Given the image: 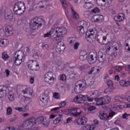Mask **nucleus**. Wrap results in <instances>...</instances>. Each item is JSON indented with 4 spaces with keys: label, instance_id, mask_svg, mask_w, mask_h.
I'll return each mask as SVG.
<instances>
[{
    "label": "nucleus",
    "instance_id": "nucleus-1",
    "mask_svg": "<svg viewBox=\"0 0 130 130\" xmlns=\"http://www.w3.org/2000/svg\"><path fill=\"white\" fill-rule=\"evenodd\" d=\"M51 32H52V34L54 35L53 36V37L52 38L54 42H55L56 43H60L61 42L60 36L67 34L68 30H67V28L64 27H55L51 30Z\"/></svg>",
    "mask_w": 130,
    "mask_h": 130
},
{
    "label": "nucleus",
    "instance_id": "nucleus-2",
    "mask_svg": "<svg viewBox=\"0 0 130 130\" xmlns=\"http://www.w3.org/2000/svg\"><path fill=\"white\" fill-rule=\"evenodd\" d=\"M45 24V21L39 18L38 17H34L29 23V27L32 30H37L38 27H41L43 24Z\"/></svg>",
    "mask_w": 130,
    "mask_h": 130
},
{
    "label": "nucleus",
    "instance_id": "nucleus-3",
    "mask_svg": "<svg viewBox=\"0 0 130 130\" xmlns=\"http://www.w3.org/2000/svg\"><path fill=\"white\" fill-rule=\"evenodd\" d=\"M25 9H26V7L24 2H18L14 5L13 11L15 15H20L24 14Z\"/></svg>",
    "mask_w": 130,
    "mask_h": 130
},
{
    "label": "nucleus",
    "instance_id": "nucleus-4",
    "mask_svg": "<svg viewBox=\"0 0 130 130\" xmlns=\"http://www.w3.org/2000/svg\"><path fill=\"white\" fill-rule=\"evenodd\" d=\"M23 51L19 50L16 51L13 54V57L12 58V61L14 62L16 66H20L22 63V59H23Z\"/></svg>",
    "mask_w": 130,
    "mask_h": 130
},
{
    "label": "nucleus",
    "instance_id": "nucleus-5",
    "mask_svg": "<svg viewBox=\"0 0 130 130\" xmlns=\"http://www.w3.org/2000/svg\"><path fill=\"white\" fill-rule=\"evenodd\" d=\"M54 73L51 72H48L44 76V81L50 85H52L54 83L55 78L53 77Z\"/></svg>",
    "mask_w": 130,
    "mask_h": 130
},
{
    "label": "nucleus",
    "instance_id": "nucleus-6",
    "mask_svg": "<svg viewBox=\"0 0 130 130\" xmlns=\"http://www.w3.org/2000/svg\"><path fill=\"white\" fill-rule=\"evenodd\" d=\"M110 97L109 96H105L103 98H94V101H96V102H101L98 104H96V105H98V106H102V105H105V104H108L109 102H110Z\"/></svg>",
    "mask_w": 130,
    "mask_h": 130
},
{
    "label": "nucleus",
    "instance_id": "nucleus-7",
    "mask_svg": "<svg viewBox=\"0 0 130 130\" xmlns=\"http://www.w3.org/2000/svg\"><path fill=\"white\" fill-rule=\"evenodd\" d=\"M35 123V118L32 117L28 120H26L24 123V125L26 128H30L32 127Z\"/></svg>",
    "mask_w": 130,
    "mask_h": 130
},
{
    "label": "nucleus",
    "instance_id": "nucleus-8",
    "mask_svg": "<svg viewBox=\"0 0 130 130\" xmlns=\"http://www.w3.org/2000/svg\"><path fill=\"white\" fill-rule=\"evenodd\" d=\"M32 62L30 63H28V68L29 70H31V71H38L39 69H40V67L39 66V64L37 61L34 60L32 61Z\"/></svg>",
    "mask_w": 130,
    "mask_h": 130
},
{
    "label": "nucleus",
    "instance_id": "nucleus-9",
    "mask_svg": "<svg viewBox=\"0 0 130 130\" xmlns=\"http://www.w3.org/2000/svg\"><path fill=\"white\" fill-rule=\"evenodd\" d=\"M95 37H96V34L92 29H89L86 34L85 38H86L87 41H90V39H93Z\"/></svg>",
    "mask_w": 130,
    "mask_h": 130
},
{
    "label": "nucleus",
    "instance_id": "nucleus-10",
    "mask_svg": "<svg viewBox=\"0 0 130 130\" xmlns=\"http://www.w3.org/2000/svg\"><path fill=\"white\" fill-rule=\"evenodd\" d=\"M89 60L90 62H89L90 64L91 63H94L97 60V52H91L89 53Z\"/></svg>",
    "mask_w": 130,
    "mask_h": 130
},
{
    "label": "nucleus",
    "instance_id": "nucleus-11",
    "mask_svg": "<svg viewBox=\"0 0 130 130\" xmlns=\"http://www.w3.org/2000/svg\"><path fill=\"white\" fill-rule=\"evenodd\" d=\"M86 100V95L80 94L74 99V102H77L78 104L84 103Z\"/></svg>",
    "mask_w": 130,
    "mask_h": 130
},
{
    "label": "nucleus",
    "instance_id": "nucleus-12",
    "mask_svg": "<svg viewBox=\"0 0 130 130\" xmlns=\"http://www.w3.org/2000/svg\"><path fill=\"white\" fill-rule=\"evenodd\" d=\"M5 19L9 21V22H12V21L15 20V19L13 18V12L11 11V10L5 13Z\"/></svg>",
    "mask_w": 130,
    "mask_h": 130
},
{
    "label": "nucleus",
    "instance_id": "nucleus-13",
    "mask_svg": "<svg viewBox=\"0 0 130 130\" xmlns=\"http://www.w3.org/2000/svg\"><path fill=\"white\" fill-rule=\"evenodd\" d=\"M118 46V44L116 42L114 43H108L106 45V48L108 50H110V48L112 47L115 51L117 50V47Z\"/></svg>",
    "mask_w": 130,
    "mask_h": 130
},
{
    "label": "nucleus",
    "instance_id": "nucleus-14",
    "mask_svg": "<svg viewBox=\"0 0 130 130\" xmlns=\"http://www.w3.org/2000/svg\"><path fill=\"white\" fill-rule=\"evenodd\" d=\"M88 57V54L85 50H81L79 52V59L80 60H86Z\"/></svg>",
    "mask_w": 130,
    "mask_h": 130
},
{
    "label": "nucleus",
    "instance_id": "nucleus-15",
    "mask_svg": "<svg viewBox=\"0 0 130 130\" xmlns=\"http://www.w3.org/2000/svg\"><path fill=\"white\" fill-rule=\"evenodd\" d=\"M40 99L41 100L40 103L43 104V106L46 105V104L48 103L49 98L45 94V93L43 94V95L40 97Z\"/></svg>",
    "mask_w": 130,
    "mask_h": 130
},
{
    "label": "nucleus",
    "instance_id": "nucleus-16",
    "mask_svg": "<svg viewBox=\"0 0 130 130\" xmlns=\"http://www.w3.org/2000/svg\"><path fill=\"white\" fill-rule=\"evenodd\" d=\"M55 43H56L55 42ZM59 43H57L56 44H58V45L56 46V51L57 52V53L61 54L63 53V50L66 49V47H64V45L63 44H61V45H58Z\"/></svg>",
    "mask_w": 130,
    "mask_h": 130
},
{
    "label": "nucleus",
    "instance_id": "nucleus-17",
    "mask_svg": "<svg viewBox=\"0 0 130 130\" xmlns=\"http://www.w3.org/2000/svg\"><path fill=\"white\" fill-rule=\"evenodd\" d=\"M9 91V88L5 86H0V95L2 97L7 96V93Z\"/></svg>",
    "mask_w": 130,
    "mask_h": 130
},
{
    "label": "nucleus",
    "instance_id": "nucleus-18",
    "mask_svg": "<svg viewBox=\"0 0 130 130\" xmlns=\"http://www.w3.org/2000/svg\"><path fill=\"white\" fill-rule=\"evenodd\" d=\"M98 59L100 62H103L106 59V55L104 54L102 52H99Z\"/></svg>",
    "mask_w": 130,
    "mask_h": 130
},
{
    "label": "nucleus",
    "instance_id": "nucleus-19",
    "mask_svg": "<svg viewBox=\"0 0 130 130\" xmlns=\"http://www.w3.org/2000/svg\"><path fill=\"white\" fill-rule=\"evenodd\" d=\"M87 119L85 117H82L81 118H78L77 120V124L79 125L85 124V123H87Z\"/></svg>",
    "mask_w": 130,
    "mask_h": 130
},
{
    "label": "nucleus",
    "instance_id": "nucleus-20",
    "mask_svg": "<svg viewBox=\"0 0 130 130\" xmlns=\"http://www.w3.org/2000/svg\"><path fill=\"white\" fill-rule=\"evenodd\" d=\"M114 20L116 22H121L124 20V15L122 13H120L119 15L114 17Z\"/></svg>",
    "mask_w": 130,
    "mask_h": 130
},
{
    "label": "nucleus",
    "instance_id": "nucleus-21",
    "mask_svg": "<svg viewBox=\"0 0 130 130\" xmlns=\"http://www.w3.org/2000/svg\"><path fill=\"white\" fill-rule=\"evenodd\" d=\"M9 45V40L6 39L0 40V46L1 47H7Z\"/></svg>",
    "mask_w": 130,
    "mask_h": 130
},
{
    "label": "nucleus",
    "instance_id": "nucleus-22",
    "mask_svg": "<svg viewBox=\"0 0 130 130\" xmlns=\"http://www.w3.org/2000/svg\"><path fill=\"white\" fill-rule=\"evenodd\" d=\"M5 34H6L7 36H10V35H12V34H13V27L11 26H7L6 27Z\"/></svg>",
    "mask_w": 130,
    "mask_h": 130
},
{
    "label": "nucleus",
    "instance_id": "nucleus-23",
    "mask_svg": "<svg viewBox=\"0 0 130 130\" xmlns=\"http://www.w3.org/2000/svg\"><path fill=\"white\" fill-rule=\"evenodd\" d=\"M82 83L79 84V89L81 90H85L87 88V82L84 79H82Z\"/></svg>",
    "mask_w": 130,
    "mask_h": 130
},
{
    "label": "nucleus",
    "instance_id": "nucleus-24",
    "mask_svg": "<svg viewBox=\"0 0 130 130\" xmlns=\"http://www.w3.org/2000/svg\"><path fill=\"white\" fill-rule=\"evenodd\" d=\"M79 24L80 26L78 27L84 28V29H88V23H87V22L82 20L79 22Z\"/></svg>",
    "mask_w": 130,
    "mask_h": 130
},
{
    "label": "nucleus",
    "instance_id": "nucleus-25",
    "mask_svg": "<svg viewBox=\"0 0 130 130\" xmlns=\"http://www.w3.org/2000/svg\"><path fill=\"white\" fill-rule=\"evenodd\" d=\"M99 117L101 119H108V117H107V114L103 112H99Z\"/></svg>",
    "mask_w": 130,
    "mask_h": 130
},
{
    "label": "nucleus",
    "instance_id": "nucleus-26",
    "mask_svg": "<svg viewBox=\"0 0 130 130\" xmlns=\"http://www.w3.org/2000/svg\"><path fill=\"white\" fill-rule=\"evenodd\" d=\"M22 92L23 94H26L27 96H32V94H33V91L31 89H28V88H25V89L22 90Z\"/></svg>",
    "mask_w": 130,
    "mask_h": 130
},
{
    "label": "nucleus",
    "instance_id": "nucleus-27",
    "mask_svg": "<svg viewBox=\"0 0 130 130\" xmlns=\"http://www.w3.org/2000/svg\"><path fill=\"white\" fill-rule=\"evenodd\" d=\"M77 29L80 35H84V34H85V32L87 31V28H84V27H81L80 26H78L77 27Z\"/></svg>",
    "mask_w": 130,
    "mask_h": 130
},
{
    "label": "nucleus",
    "instance_id": "nucleus-28",
    "mask_svg": "<svg viewBox=\"0 0 130 130\" xmlns=\"http://www.w3.org/2000/svg\"><path fill=\"white\" fill-rule=\"evenodd\" d=\"M42 123L43 125L46 126V127H47V126L49 125V123H50L49 119H47L46 118H44Z\"/></svg>",
    "mask_w": 130,
    "mask_h": 130
},
{
    "label": "nucleus",
    "instance_id": "nucleus-29",
    "mask_svg": "<svg viewBox=\"0 0 130 130\" xmlns=\"http://www.w3.org/2000/svg\"><path fill=\"white\" fill-rule=\"evenodd\" d=\"M41 56V54L40 52L38 50L35 51L33 54V58H37V57H40Z\"/></svg>",
    "mask_w": 130,
    "mask_h": 130
},
{
    "label": "nucleus",
    "instance_id": "nucleus-30",
    "mask_svg": "<svg viewBox=\"0 0 130 130\" xmlns=\"http://www.w3.org/2000/svg\"><path fill=\"white\" fill-rule=\"evenodd\" d=\"M71 10L72 11V14H73V17L75 19H79V14H78V13H77V12H76V11H75V10H74V8H72Z\"/></svg>",
    "mask_w": 130,
    "mask_h": 130
},
{
    "label": "nucleus",
    "instance_id": "nucleus-31",
    "mask_svg": "<svg viewBox=\"0 0 130 130\" xmlns=\"http://www.w3.org/2000/svg\"><path fill=\"white\" fill-rule=\"evenodd\" d=\"M2 58L5 60H8L9 59V55L7 52H3L2 53Z\"/></svg>",
    "mask_w": 130,
    "mask_h": 130
},
{
    "label": "nucleus",
    "instance_id": "nucleus-32",
    "mask_svg": "<svg viewBox=\"0 0 130 130\" xmlns=\"http://www.w3.org/2000/svg\"><path fill=\"white\" fill-rule=\"evenodd\" d=\"M60 1L63 9L67 10V7H68V5H67V1L66 0H60Z\"/></svg>",
    "mask_w": 130,
    "mask_h": 130
},
{
    "label": "nucleus",
    "instance_id": "nucleus-33",
    "mask_svg": "<svg viewBox=\"0 0 130 130\" xmlns=\"http://www.w3.org/2000/svg\"><path fill=\"white\" fill-rule=\"evenodd\" d=\"M5 30H4V27L0 25V38L4 37L5 36Z\"/></svg>",
    "mask_w": 130,
    "mask_h": 130
},
{
    "label": "nucleus",
    "instance_id": "nucleus-34",
    "mask_svg": "<svg viewBox=\"0 0 130 130\" xmlns=\"http://www.w3.org/2000/svg\"><path fill=\"white\" fill-rule=\"evenodd\" d=\"M43 119H44L43 117H40L38 119H37L36 120H35V122H36L35 123H37L38 124L42 123L43 121Z\"/></svg>",
    "mask_w": 130,
    "mask_h": 130
},
{
    "label": "nucleus",
    "instance_id": "nucleus-35",
    "mask_svg": "<svg viewBox=\"0 0 130 130\" xmlns=\"http://www.w3.org/2000/svg\"><path fill=\"white\" fill-rule=\"evenodd\" d=\"M84 7L86 9H91L93 7V4L91 2L85 3Z\"/></svg>",
    "mask_w": 130,
    "mask_h": 130
},
{
    "label": "nucleus",
    "instance_id": "nucleus-36",
    "mask_svg": "<svg viewBox=\"0 0 130 130\" xmlns=\"http://www.w3.org/2000/svg\"><path fill=\"white\" fill-rule=\"evenodd\" d=\"M91 21L92 22H94L95 23H97V22H99L98 15L93 16L91 18Z\"/></svg>",
    "mask_w": 130,
    "mask_h": 130
},
{
    "label": "nucleus",
    "instance_id": "nucleus-37",
    "mask_svg": "<svg viewBox=\"0 0 130 130\" xmlns=\"http://www.w3.org/2000/svg\"><path fill=\"white\" fill-rule=\"evenodd\" d=\"M50 35H51V38H52L53 37V36H54V35L53 34H52V32H51V30L49 32H47L44 35V37L45 38L46 37H49V36H50Z\"/></svg>",
    "mask_w": 130,
    "mask_h": 130
},
{
    "label": "nucleus",
    "instance_id": "nucleus-38",
    "mask_svg": "<svg viewBox=\"0 0 130 130\" xmlns=\"http://www.w3.org/2000/svg\"><path fill=\"white\" fill-rule=\"evenodd\" d=\"M114 100H115V101H119V102H121L123 100V99L121 96H117L114 98Z\"/></svg>",
    "mask_w": 130,
    "mask_h": 130
},
{
    "label": "nucleus",
    "instance_id": "nucleus-39",
    "mask_svg": "<svg viewBox=\"0 0 130 130\" xmlns=\"http://www.w3.org/2000/svg\"><path fill=\"white\" fill-rule=\"evenodd\" d=\"M121 71V68L119 66H117L116 67L114 71V73L116 74V73H119Z\"/></svg>",
    "mask_w": 130,
    "mask_h": 130
},
{
    "label": "nucleus",
    "instance_id": "nucleus-40",
    "mask_svg": "<svg viewBox=\"0 0 130 130\" xmlns=\"http://www.w3.org/2000/svg\"><path fill=\"white\" fill-rule=\"evenodd\" d=\"M13 112V111L12 110V108L8 107L7 109V115H11L12 114V113Z\"/></svg>",
    "mask_w": 130,
    "mask_h": 130
},
{
    "label": "nucleus",
    "instance_id": "nucleus-41",
    "mask_svg": "<svg viewBox=\"0 0 130 130\" xmlns=\"http://www.w3.org/2000/svg\"><path fill=\"white\" fill-rule=\"evenodd\" d=\"M69 113L72 115H74V116H79V115H80V114H81V113H82V112H80L79 113L77 112V113H73V112L69 111Z\"/></svg>",
    "mask_w": 130,
    "mask_h": 130
},
{
    "label": "nucleus",
    "instance_id": "nucleus-42",
    "mask_svg": "<svg viewBox=\"0 0 130 130\" xmlns=\"http://www.w3.org/2000/svg\"><path fill=\"white\" fill-rule=\"evenodd\" d=\"M67 80V76L64 74H62L60 76V81H66Z\"/></svg>",
    "mask_w": 130,
    "mask_h": 130
},
{
    "label": "nucleus",
    "instance_id": "nucleus-43",
    "mask_svg": "<svg viewBox=\"0 0 130 130\" xmlns=\"http://www.w3.org/2000/svg\"><path fill=\"white\" fill-rule=\"evenodd\" d=\"M8 98L10 100V101H14L15 100V96H14V94H9V95L8 96Z\"/></svg>",
    "mask_w": 130,
    "mask_h": 130
},
{
    "label": "nucleus",
    "instance_id": "nucleus-44",
    "mask_svg": "<svg viewBox=\"0 0 130 130\" xmlns=\"http://www.w3.org/2000/svg\"><path fill=\"white\" fill-rule=\"evenodd\" d=\"M84 127L85 128H87V129H89V130H93L94 128V126L90 125L85 126Z\"/></svg>",
    "mask_w": 130,
    "mask_h": 130
},
{
    "label": "nucleus",
    "instance_id": "nucleus-45",
    "mask_svg": "<svg viewBox=\"0 0 130 130\" xmlns=\"http://www.w3.org/2000/svg\"><path fill=\"white\" fill-rule=\"evenodd\" d=\"M98 20L99 21H100L101 22H102L103 21H104V17L103 16V15H98Z\"/></svg>",
    "mask_w": 130,
    "mask_h": 130
},
{
    "label": "nucleus",
    "instance_id": "nucleus-46",
    "mask_svg": "<svg viewBox=\"0 0 130 130\" xmlns=\"http://www.w3.org/2000/svg\"><path fill=\"white\" fill-rule=\"evenodd\" d=\"M114 115H115V112L111 111V112L109 113V115L107 116L108 119H109V117H113Z\"/></svg>",
    "mask_w": 130,
    "mask_h": 130
},
{
    "label": "nucleus",
    "instance_id": "nucleus-47",
    "mask_svg": "<svg viewBox=\"0 0 130 130\" xmlns=\"http://www.w3.org/2000/svg\"><path fill=\"white\" fill-rule=\"evenodd\" d=\"M79 46H80V43H75L74 45V49L75 50H77V49L79 48Z\"/></svg>",
    "mask_w": 130,
    "mask_h": 130
},
{
    "label": "nucleus",
    "instance_id": "nucleus-48",
    "mask_svg": "<svg viewBox=\"0 0 130 130\" xmlns=\"http://www.w3.org/2000/svg\"><path fill=\"white\" fill-rule=\"evenodd\" d=\"M61 119H60V117L57 118L56 119H55L53 121L54 124H57L60 121Z\"/></svg>",
    "mask_w": 130,
    "mask_h": 130
},
{
    "label": "nucleus",
    "instance_id": "nucleus-49",
    "mask_svg": "<svg viewBox=\"0 0 130 130\" xmlns=\"http://www.w3.org/2000/svg\"><path fill=\"white\" fill-rule=\"evenodd\" d=\"M107 85L109 88H112L113 86V84L112 83V81L111 80H109L107 82Z\"/></svg>",
    "mask_w": 130,
    "mask_h": 130
},
{
    "label": "nucleus",
    "instance_id": "nucleus-50",
    "mask_svg": "<svg viewBox=\"0 0 130 130\" xmlns=\"http://www.w3.org/2000/svg\"><path fill=\"white\" fill-rule=\"evenodd\" d=\"M96 110V107L95 106H90L88 108V111H93V110Z\"/></svg>",
    "mask_w": 130,
    "mask_h": 130
},
{
    "label": "nucleus",
    "instance_id": "nucleus-51",
    "mask_svg": "<svg viewBox=\"0 0 130 130\" xmlns=\"http://www.w3.org/2000/svg\"><path fill=\"white\" fill-rule=\"evenodd\" d=\"M119 85L122 86V87H125V81L124 80H120L119 82Z\"/></svg>",
    "mask_w": 130,
    "mask_h": 130
},
{
    "label": "nucleus",
    "instance_id": "nucleus-52",
    "mask_svg": "<svg viewBox=\"0 0 130 130\" xmlns=\"http://www.w3.org/2000/svg\"><path fill=\"white\" fill-rule=\"evenodd\" d=\"M54 98H56V99H58L59 98V93L57 92H55L53 93Z\"/></svg>",
    "mask_w": 130,
    "mask_h": 130
},
{
    "label": "nucleus",
    "instance_id": "nucleus-53",
    "mask_svg": "<svg viewBox=\"0 0 130 130\" xmlns=\"http://www.w3.org/2000/svg\"><path fill=\"white\" fill-rule=\"evenodd\" d=\"M91 12H92V13H99V12H100V9L98 8H95L91 11Z\"/></svg>",
    "mask_w": 130,
    "mask_h": 130
},
{
    "label": "nucleus",
    "instance_id": "nucleus-54",
    "mask_svg": "<svg viewBox=\"0 0 130 130\" xmlns=\"http://www.w3.org/2000/svg\"><path fill=\"white\" fill-rule=\"evenodd\" d=\"M50 56L51 58H54V57H56V54L55 53L52 52L50 53Z\"/></svg>",
    "mask_w": 130,
    "mask_h": 130
},
{
    "label": "nucleus",
    "instance_id": "nucleus-55",
    "mask_svg": "<svg viewBox=\"0 0 130 130\" xmlns=\"http://www.w3.org/2000/svg\"><path fill=\"white\" fill-rule=\"evenodd\" d=\"M35 0H27L28 3L29 5H30L31 6H33L35 4Z\"/></svg>",
    "mask_w": 130,
    "mask_h": 130
},
{
    "label": "nucleus",
    "instance_id": "nucleus-56",
    "mask_svg": "<svg viewBox=\"0 0 130 130\" xmlns=\"http://www.w3.org/2000/svg\"><path fill=\"white\" fill-rule=\"evenodd\" d=\"M70 39L71 40L69 42L70 44H74V43H75V41H76V39L75 38H72Z\"/></svg>",
    "mask_w": 130,
    "mask_h": 130
},
{
    "label": "nucleus",
    "instance_id": "nucleus-57",
    "mask_svg": "<svg viewBox=\"0 0 130 130\" xmlns=\"http://www.w3.org/2000/svg\"><path fill=\"white\" fill-rule=\"evenodd\" d=\"M66 104L67 103H66V102H61L60 104H59L60 108H61V107H62L66 106Z\"/></svg>",
    "mask_w": 130,
    "mask_h": 130
},
{
    "label": "nucleus",
    "instance_id": "nucleus-58",
    "mask_svg": "<svg viewBox=\"0 0 130 130\" xmlns=\"http://www.w3.org/2000/svg\"><path fill=\"white\" fill-rule=\"evenodd\" d=\"M86 96L87 100V101H88V102H92V101H93V98H90V97L87 96L88 95H86Z\"/></svg>",
    "mask_w": 130,
    "mask_h": 130
},
{
    "label": "nucleus",
    "instance_id": "nucleus-59",
    "mask_svg": "<svg viewBox=\"0 0 130 130\" xmlns=\"http://www.w3.org/2000/svg\"><path fill=\"white\" fill-rule=\"evenodd\" d=\"M129 115H130L129 114L124 113L122 115V118L124 119L126 118L128 116H129Z\"/></svg>",
    "mask_w": 130,
    "mask_h": 130
},
{
    "label": "nucleus",
    "instance_id": "nucleus-60",
    "mask_svg": "<svg viewBox=\"0 0 130 130\" xmlns=\"http://www.w3.org/2000/svg\"><path fill=\"white\" fill-rule=\"evenodd\" d=\"M71 121H73V117H69L67 119V123H70Z\"/></svg>",
    "mask_w": 130,
    "mask_h": 130
},
{
    "label": "nucleus",
    "instance_id": "nucleus-61",
    "mask_svg": "<svg viewBox=\"0 0 130 130\" xmlns=\"http://www.w3.org/2000/svg\"><path fill=\"white\" fill-rule=\"evenodd\" d=\"M30 82L31 84H33L34 83V77L33 76H30Z\"/></svg>",
    "mask_w": 130,
    "mask_h": 130
},
{
    "label": "nucleus",
    "instance_id": "nucleus-62",
    "mask_svg": "<svg viewBox=\"0 0 130 130\" xmlns=\"http://www.w3.org/2000/svg\"><path fill=\"white\" fill-rule=\"evenodd\" d=\"M10 70H5V73L6 74V77H9V76H10Z\"/></svg>",
    "mask_w": 130,
    "mask_h": 130
},
{
    "label": "nucleus",
    "instance_id": "nucleus-63",
    "mask_svg": "<svg viewBox=\"0 0 130 130\" xmlns=\"http://www.w3.org/2000/svg\"><path fill=\"white\" fill-rule=\"evenodd\" d=\"M115 81H119L120 80V78H119V76L116 75L114 77Z\"/></svg>",
    "mask_w": 130,
    "mask_h": 130
},
{
    "label": "nucleus",
    "instance_id": "nucleus-64",
    "mask_svg": "<svg viewBox=\"0 0 130 130\" xmlns=\"http://www.w3.org/2000/svg\"><path fill=\"white\" fill-rule=\"evenodd\" d=\"M130 85V81H125V87H128Z\"/></svg>",
    "mask_w": 130,
    "mask_h": 130
}]
</instances>
